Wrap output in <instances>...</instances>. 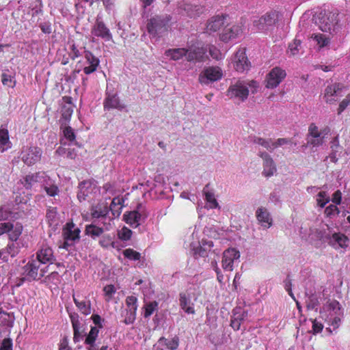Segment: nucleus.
I'll list each match as a JSON object with an SVG mask.
<instances>
[{"label": "nucleus", "instance_id": "f257e3e1", "mask_svg": "<svg viewBox=\"0 0 350 350\" xmlns=\"http://www.w3.org/2000/svg\"><path fill=\"white\" fill-rule=\"evenodd\" d=\"M172 16L167 14L155 15L147 23V31L153 37H161L170 27Z\"/></svg>", "mask_w": 350, "mask_h": 350}, {"label": "nucleus", "instance_id": "f03ea898", "mask_svg": "<svg viewBox=\"0 0 350 350\" xmlns=\"http://www.w3.org/2000/svg\"><path fill=\"white\" fill-rule=\"evenodd\" d=\"M80 232V229L75 228V224L72 222L67 223L63 228L64 242L62 247L68 250V247L73 245L76 241L79 240Z\"/></svg>", "mask_w": 350, "mask_h": 350}, {"label": "nucleus", "instance_id": "7ed1b4c3", "mask_svg": "<svg viewBox=\"0 0 350 350\" xmlns=\"http://www.w3.org/2000/svg\"><path fill=\"white\" fill-rule=\"evenodd\" d=\"M222 77V70L218 66H210L205 68L199 75L198 81L201 84L208 85L219 80Z\"/></svg>", "mask_w": 350, "mask_h": 350}, {"label": "nucleus", "instance_id": "20e7f679", "mask_svg": "<svg viewBox=\"0 0 350 350\" xmlns=\"http://www.w3.org/2000/svg\"><path fill=\"white\" fill-rule=\"evenodd\" d=\"M187 60L188 62H202L206 59L207 49L199 44H193L186 48Z\"/></svg>", "mask_w": 350, "mask_h": 350}, {"label": "nucleus", "instance_id": "39448f33", "mask_svg": "<svg viewBox=\"0 0 350 350\" xmlns=\"http://www.w3.org/2000/svg\"><path fill=\"white\" fill-rule=\"evenodd\" d=\"M23 226L17 222L15 224L10 222L0 223V236L8 233L12 241H16L23 232Z\"/></svg>", "mask_w": 350, "mask_h": 350}, {"label": "nucleus", "instance_id": "423d86ee", "mask_svg": "<svg viewBox=\"0 0 350 350\" xmlns=\"http://www.w3.org/2000/svg\"><path fill=\"white\" fill-rule=\"evenodd\" d=\"M279 14L275 11L267 12L253 22L254 25L258 30H267L269 27L273 26L278 21Z\"/></svg>", "mask_w": 350, "mask_h": 350}, {"label": "nucleus", "instance_id": "0eeeda50", "mask_svg": "<svg viewBox=\"0 0 350 350\" xmlns=\"http://www.w3.org/2000/svg\"><path fill=\"white\" fill-rule=\"evenodd\" d=\"M286 74L284 70L280 67L273 68L266 78V88L273 89L276 88L285 78Z\"/></svg>", "mask_w": 350, "mask_h": 350}, {"label": "nucleus", "instance_id": "6e6552de", "mask_svg": "<svg viewBox=\"0 0 350 350\" xmlns=\"http://www.w3.org/2000/svg\"><path fill=\"white\" fill-rule=\"evenodd\" d=\"M339 14L334 12H329L323 18V21L321 25V29L323 31H328L331 34L337 33L339 21Z\"/></svg>", "mask_w": 350, "mask_h": 350}, {"label": "nucleus", "instance_id": "1a4fd4ad", "mask_svg": "<svg viewBox=\"0 0 350 350\" xmlns=\"http://www.w3.org/2000/svg\"><path fill=\"white\" fill-rule=\"evenodd\" d=\"M249 90L247 85L242 81H238L230 86L228 90V96L230 98H239L242 101L247 98Z\"/></svg>", "mask_w": 350, "mask_h": 350}, {"label": "nucleus", "instance_id": "9d476101", "mask_svg": "<svg viewBox=\"0 0 350 350\" xmlns=\"http://www.w3.org/2000/svg\"><path fill=\"white\" fill-rule=\"evenodd\" d=\"M42 150L38 147H29L22 152V160L27 165H31L40 161Z\"/></svg>", "mask_w": 350, "mask_h": 350}, {"label": "nucleus", "instance_id": "9b49d317", "mask_svg": "<svg viewBox=\"0 0 350 350\" xmlns=\"http://www.w3.org/2000/svg\"><path fill=\"white\" fill-rule=\"evenodd\" d=\"M240 257V253L234 248H230L224 251L222 258V267L224 270L231 271L233 270V263Z\"/></svg>", "mask_w": 350, "mask_h": 350}, {"label": "nucleus", "instance_id": "f8f14e48", "mask_svg": "<svg viewBox=\"0 0 350 350\" xmlns=\"http://www.w3.org/2000/svg\"><path fill=\"white\" fill-rule=\"evenodd\" d=\"M40 264L39 261L36 260H32L23 267V275L27 277V280H40Z\"/></svg>", "mask_w": 350, "mask_h": 350}, {"label": "nucleus", "instance_id": "ddd939ff", "mask_svg": "<svg viewBox=\"0 0 350 350\" xmlns=\"http://www.w3.org/2000/svg\"><path fill=\"white\" fill-rule=\"evenodd\" d=\"M228 15H217L211 17L207 22L206 31L208 33L216 32L219 31L224 27L226 24L228 25L226 21Z\"/></svg>", "mask_w": 350, "mask_h": 350}, {"label": "nucleus", "instance_id": "4468645a", "mask_svg": "<svg viewBox=\"0 0 350 350\" xmlns=\"http://www.w3.org/2000/svg\"><path fill=\"white\" fill-rule=\"evenodd\" d=\"M258 156L263 160L262 174L266 177L273 176L276 172V166L271 157L266 152H259Z\"/></svg>", "mask_w": 350, "mask_h": 350}, {"label": "nucleus", "instance_id": "2eb2a0df", "mask_svg": "<svg viewBox=\"0 0 350 350\" xmlns=\"http://www.w3.org/2000/svg\"><path fill=\"white\" fill-rule=\"evenodd\" d=\"M142 217V206L140 204L137 205V210L124 215V220L125 222L134 228H136L139 225V222Z\"/></svg>", "mask_w": 350, "mask_h": 350}, {"label": "nucleus", "instance_id": "dca6fc26", "mask_svg": "<svg viewBox=\"0 0 350 350\" xmlns=\"http://www.w3.org/2000/svg\"><path fill=\"white\" fill-rule=\"evenodd\" d=\"M233 66L238 72H243L249 68V62L244 50H239L232 61Z\"/></svg>", "mask_w": 350, "mask_h": 350}, {"label": "nucleus", "instance_id": "f3484780", "mask_svg": "<svg viewBox=\"0 0 350 350\" xmlns=\"http://www.w3.org/2000/svg\"><path fill=\"white\" fill-rule=\"evenodd\" d=\"M78 188L77 198L81 202L85 200L86 198L93 192L95 186L90 180H88L80 183Z\"/></svg>", "mask_w": 350, "mask_h": 350}, {"label": "nucleus", "instance_id": "a211bd4d", "mask_svg": "<svg viewBox=\"0 0 350 350\" xmlns=\"http://www.w3.org/2000/svg\"><path fill=\"white\" fill-rule=\"evenodd\" d=\"M125 105L120 103V98L116 94L107 93V96L104 101L105 110H110L112 109H117L122 110L124 109Z\"/></svg>", "mask_w": 350, "mask_h": 350}, {"label": "nucleus", "instance_id": "6ab92c4d", "mask_svg": "<svg viewBox=\"0 0 350 350\" xmlns=\"http://www.w3.org/2000/svg\"><path fill=\"white\" fill-rule=\"evenodd\" d=\"M325 239L330 245L335 247L337 244L340 247L344 249L347 247V242L349 241L347 237L340 232L334 233L332 236L327 234L325 237Z\"/></svg>", "mask_w": 350, "mask_h": 350}, {"label": "nucleus", "instance_id": "aec40b11", "mask_svg": "<svg viewBox=\"0 0 350 350\" xmlns=\"http://www.w3.org/2000/svg\"><path fill=\"white\" fill-rule=\"evenodd\" d=\"M84 57L88 66L83 68V72L86 75H90L95 72L99 66L100 61L98 58L95 57L90 51H85Z\"/></svg>", "mask_w": 350, "mask_h": 350}, {"label": "nucleus", "instance_id": "412c9836", "mask_svg": "<svg viewBox=\"0 0 350 350\" xmlns=\"http://www.w3.org/2000/svg\"><path fill=\"white\" fill-rule=\"evenodd\" d=\"M92 33L95 36L100 37L107 41L112 38L109 29L102 21H96V24L92 29Z\"/></svg>", "mask_w": 350, "mask_h": 350}, {"label": "nucleus", "instance_id": "4be33fe9", "mask_svg": "<svg viewBox=\"0 0 350 350\" xmlns=\"http://www.w3.org/2000/svg\"><path fill=\"white\" fill-rule=\"evenodd\" d=\"M137 299L135 296H129L126 299V304L128 307L127 312L129 314L126 318L125 322L127 323L133 322L135 319L136 311L137 308Z\"/></svg>", "mask_w": 350, "mask_h": 350}, {"label": "nucleus", "instance_id": "5701e85b", "mask_svg": "<svg viewBox=\"0 0 350 350\" xmlns=\"http://www.w3.org/2000/svg\"><path fill=\"white\" fill-rule=\"evenodd\" d=\"M243 32L242 28L239 25H233L230 27H225L224 32L220 35V39L224 42H228L232 38H235Z\"/></svg>", "mask_w": 350, "mask_h": 350}, {"label": "nucleus", "instance_id": "b1692460", "mask_svg": "<svg viewBox=\"0 0 350 350\" xmlns=\"http://www.w3.org/2000/svg\"><path fill=\"white\" fill-rule=\"evenodd\" d=\"M256 219L263 227L269 228L272 225V218L267 209L260 207L256 212Z\"/></svg>", "mask_w": 350, "mask_h": 350}, {"label": "nucleus", "instance_id": "393cba45", "mask_svg": "<svg viewBox=\"0 0 350 350\" xmlns=\"http://www.w3.org/2000/svg\"><path fill=\"white\" fill-rule=\"evenodd\" d=\"M53 260V252L50 247H42L37 252L36 260L39 261L40 265L51 262Z\"/></svg>", "mask_w": 350, "mask_h": 350}, {"label": "nucleus", "instance_id": "a878e982", "mask_svg": "<svg viewBox=\"0 0 350 350\" xmlns=\"http://www.w3.org/2000/svg\"><path fill=\"white\" fill-rule=\"evenodd\" d=\"M323 308L328 311L333 312L335 315L343 316L341 306L340 303L335 299H328Z\"/></svg>", "mask_w": 350, "mask_h": 350}, {"label": "nucleus", "instance_id": "bb28decb", "mask_svg": "<svg viewBox=\"0 0 350 350\" xmlns=\"http://www.w3.org/2000/svg\"><path fill=\"white\" fill-rule=\"evenodd\" d=\"M41 178H43V176L40 175V173L28 174L24 178L23 180H21V183L27 189H30L35 183L40 180Z\"/></svg>", "mask_w": 350, "mask_h": 350}, {"label": "nucleus", "instance_id": "cd10ccee", "mask_svg": "<svg viewBox=\"0 0 350 350\" xmlns=\"http://www.w3.org/2000/svg\"><path fill=\"white\" fill-rule=\"evenodd\" d=\"M186 48H177L168 49L165 51V55L173 60H179L183 57H187Z\"/></svg>", "mask_w": 350, "mask_h": 350}, {"label": "nucleus", "instance_id": "c85d7f7f", "mask_svg": "<svg viewBox=\"0 0 350 350\" xmlns=\"http://www.w3.org/2000/svg\"><path fill=\"white\" fill-rule=\"evenodd\" d=\"M108 208L105 205L96 204L91 208V215L93 218L105 217L108 213Z\"/></svg>", "mask_w": 350, "mask_h": 350}, {"label": "nucleus", "instance_id": "c756f323", "mask_svg": "<svg viewBox=\"0 0 350 350\" xmlns=\"http://www.w3.org/2000/svg\"><path fill=\"white\" fill-rule=\"evenodd\" d=\"M73 300L78 309L85 315L90 314L91 313V303L90 301L81 300L79 301L77 299L75 295H72Z\"/></svg>", "mask_w": 350, "mask_h": 350}, {"label": "nucleus", "instance_id": "7c9ffc66", "mask_svg": "<svg viewBox=\"0 0 350 350\" xmlns=\"http://www.w3.org/2000/svg\"><path fill=\"white\" fill-rule=\"evenodd\" d=\"M103 229L94 224L86 226L85 234L91 237L93 239H96L103 234Z\"/></svg>", "mask_w": 350, "mask_h": 350}, {"label": "nucleus", "instance_id": "2f4dec72", "mask_svg": "<svg viewBox=\"0 0 350 350\" xmlns=\"http://www.w3.org/2000/svg\"><path fill=\"white\" fill-rule=\"evenodd\" d=\"M343 88L344 86L341 83L328 85L325 90L324 97L338 96Z\"/></svg>", "mask_w": 350, "mask_h": 350}, {"label": "nucleus", "instance_id": "473e14b6", "mask_svg": "<svg viewBox=\"0 0 350 350\" xmlns=\"http://www.w3.org/2000/svg\"><path fill=\"white\" fill-rule=\"evenodd\" d=\"M190 299L187 298L185 293L180 294V305L183 310L187 314H193L194 309L192 306H189Z\"/></svg>", "mask_w": 350, "mask_h": 350}, {"label": "nucleus", "instance_id": "72a5a7b5", "mask_svg": "<svg viewBox=\"0 0 350 350\" xmlns=\"http://www.w3.org/2000/svg\"><path fill=\"white\" fill-rule=\"evenodd\" d=\"M121 200L120 198H113L110 204V211L114 217L120 216L121 213Z\"/></svg>", "mask_w": 350, "mask_h": 350}, {"label": "nucleus", "instance_id": "f704fd0d", "mask_svg": "<svg viewBox=\"0 0 350 350\" xmlns=\"http://www.w3.org/2000/svg\"><path fill=\"white\" fill-rule=\"evenodd\" d=\"M327 133L328 131H327L326 129L319 131L318 127L314 123H312L308 128L307 137H319L320 135H327Z\"/></svg>", "mask_w": 350, "mask_h": 350}, {"label": "nucleus", "instance_id": "c9c22d12", "mask_svg": "<svg viewBox=\"0 0 350 350\" xmlns=\"http://www.w3.org/2000/svg\"><path fill=\"white\" fill-rule=\"evenodd\" d=\"M99 244L104 248H107L109 246H111L113 248L117 247L116 242L113 241L112 237H111L109 234L103 235L99 241Z\"/></svg>", "mask_w": 350, "mask_h": 350}, {"label": "nucleus", "instance_id": "e433bc0d", "mask_svg": "<svg viewBox=\"0 0 350 350\" xmlns=\"http://www.w3.org/2000/svg\"><path fill=\"white\" fill-rule=\"evenodd\" d=\"M159 345L166 346L167 349L170 350L176 349L178 346V339H173L170 341H167L164 337H161L158 341Z\"/></svg>", "mask_w": 350, "mask_h": 350}, {"label": "nucleus", "instance_id": "4c0bfd02", "mask_svg": "<svg viewBox=\"0 0 350 350\" xmlns=\"http://www.w3.org/2000/svg\"><path fill=\"white\" fill-rule=\"evenodd\" d=\"M144 308L145 309L144 316L145 318H148L154 311L158 310V302L156 301L149 302L145 304Z\"/></svg>", "mask_w": 350, "mask_h": 350}, {"label": "nucleus", "instance_id": "58836bf2", "mask_svg": "<svg viewBox=\"0 0 350 350\" xmlns=\"http://www.w3.org/2000/svg\"><path fill=\"white\" fill-rule=\"evenodd\" d=\"M70 100V98H66ZM73 112V108L71 105V102L69 100L66 105H63L62 109V116L65 120H69Z\"/></svg>", "mask_w": 350, "mask_h": 350}, {"label": "nucleus", "instance_id": "ea45409f", "mask_svg": "<svg viewBox=\"0 0 350 350\" xmlns=\"http://www.w3.org/2000/svg\"><path fill=\"white\" fill-rule=\"evenodd\" d=\"M254 143L262 146L271 152L273 150L272 141L271 139H265L261 137H255L254 139Z\"/></svg>", "mask_w": 350, "mask_h": 350}, {"label": "nucleus", "instance_id": "a19ab883", "mask_svg": "<svg viewBox=\"0 0 350 350\" xmlns=\"http://www.w3.org/2000/svg\"><path fill=\"white\" fill-rule=\"evenodd\" d=\"M232 317L239 320L241 323L247 317V312L241 307H236L232 310Z\"/></svg>", "mask_w": 350, "mask_h": 350}, {"label": "nucleus", "instance_id": "79ce46f5", "mask_svg": "<svg viewBox=\"0 0 350 350\" xmlns=\"http://www.w3.org/2000/svg\"><path fill=\"white\" fill-rule=\"evenodd\" d=\"M208 185H206L205 188L204 189V193L205 194L206 200L211 204L210 207L211 208H217L219 206V204L216 199L215 198L214 193L211 191H205V189L208 187Z\"/></svg>", "mask_w": 350, "mask_h": 350}, {"label": "nucleus", "instance_id": "37998d69", "mask_svg": "<svg viewBox=\"0 0 350 350\" xmlns=\"http://www.w3.org/2000/svg\"><path fill=\"white\" fill-rule=\"evenodd\" d=\"M98 329L96 327H92L88 335L85 338V342L89 345H92L95 342V340L98 336Z\"/></svg>", "mask_w": 350, "mask_h": 350}, {"label": "nucleus", "instance_id": "c03bdc74", "mask_svg": "<svg viewBox=\"0 0 350 350\" xmlns=\"http://www.w3.org/2000/svg\"><path fill=\"white\" fill-rule=\"evenodd\" d=\"M122 253L124 256L129 260H139L141 257L140 253L131 248L124 250Z\"/></svg>", "mask_w": 350, "mask_h": 350}, {"label": "nucleus", "instance_id": "a18cd8bd", "mask_svg": "<svg viewBox=\"0 0 350 350\" xmlns=\"http://www.w3.org/2000/svg\"><path fill=\"white\" fill-rule=\"evenodd\" d=\"M193 256L196 258L207 256L208 252L205 247V244H203V245H200L199 247L193 249Z\"/></svg>", "mask_w": 350, "mask_h": 350}, {"label": "nucleus", "instance_id": "49530a36", "mask_svg": "<svg viewBox=\"0 0 350 350\" xmlns=\"http://www.w3.org/2000/svg\"><path fill=\"white\" fill-rule=\"evenodd\" d=\"M325 135H320L319 137H307V144L312 146H321L324 142V137Z\"/></svg>", "mask_w": 350, "mask_h": 350}, {"label": "nucleus", "instance_id": "de8ad7c7", "mask_svg": "<svg viewBox=\"0 0 350 350\" xmlns=\"http://www.w3.org/2000/svg\"><path fill=\"white\" fill-rule=\"evenodd\" d=\"M317 203L318 205L323 208L325 206L327 203L329 202V198L327 196L326 193L325 191H321L317 195Z\"/></svg>", "mask_w": 350, "mask_h": 350}, {"label": "nucleus", "instance_id": "09e8293b", "mask_svg": "<svg viewBox=\"0 0 350 350\" xmlns=\"http://www.w3.org/2000/svg\"><path fill=\"white\" fill-rule=\"evenodd\" d=\"M1 81L4 85L11 88H14L16 84V81H13L12 76L6 73H3L1 75Z\"/></svg>", "mask_w": 350, "mask_h": 350}, {"label": "nucleus", "instance_id": "8fccbe9b", "mask_svg": "<svg viewBox=\"0 0 350 350\" xmlns=\"http://www.w3.org/2000/svg\"><path fill=\"white\" fill-rule=\"evenodd\" d=\"M9 135L7 129H0V148L9 144Z\"/></svg>", "mask_w": 350, "mask_h": 350}, {"label": "nucleus", "instance_id": "3c124183", "mask_svg": "<svg viewBox=\"0 0 350 350\" xmlns=\"http://www.w3.org/2000/svg\"><path fill=\"white\" fill-rule=\"evenodd\" d=\"M314 39L317 41V44L323 47L327 46L329 42V40L325 36L322 34H315L314 36Z\"/></svg>", "mask_w": 350, "mask_h": 350}, {"label": "nucleus", "instance_id": "603ef678", "mask_svg": "<svg viewBox=\"0 0 350 350\" xmlns=\"http://www.w3.org/2000/svg\"><path fill=\"white\" fill-rule=\"evenodd\" d=\"M64 135L66 139L72 142L75 139L74 130L70 126H66L63 131Z\"/></svg>", "mask_w": 350, "mask_h": 350}, {"label": "nucleus", "instance_id": "864d4df0", "mask_svg": "<svg viewBox=\"0 0 350 350\" xmlns=\"http://www.w3.org/2000/svg\"><path fill=\"white\" fill-rule=\"evenodd\" d=\"M208 52L210 55L215 59L219 60L222 59V54L220 51L217 49L215 46L211 45L208 48Z\"/></svg>", "mask_w": 350, "mask_h": 350}, {"label": "nucleus", "instance_id": "5fc2aeb1", "mask_svg": "<svg viewBox=\"0 0 350 350\" xmlns=\"http://www.w3.org/2000/svg\"><path fill=\"white\" fill-rule=\"evenodd\" d=\"M339 213H340V211H339L338 208L336 205H334V204H331V205L328 206L327 207H326V208L325 210V213L327 217H332L335 213L339 214Z\"/></svg>", "mask_w": 350, "mask_h": 350}, {"label": "nucleus", "instance_id": "6e6d98bb", "mask_svg": "<svg viewBox=\"0 0 350 350\" xmlns=\"http://www.w3.org/2000/svg\"><path fill=\"white\" fill-rule=\"evenodd\" d=\"M301 45V40L295 38L293 43H291L288 46V48L291 51V53L293 55H295L299 51L298 47Z\"/></svg>", "mask_w": 350, "mask_h": 350}, {"label": "nucleus", "instance_id": "4d7b16f0", "mask_svg": "<svg viewBox=\"0 0 350 350\" xmlns=\"http://www.w3.org/2000/svg\"><path fill=\"white\" fill-rule=\"evenodd\" d=\"M132 231L126 228H123L120 233H119V237L121 239L127 241L129 240L131 237Z\"/></svg>", "mask_w": 350, "mask_h": 350}, {"label": "nucleus", "instance_id": "13d9d810", "mask_svg": "<svg viewBox=\"0 0 350 350\" xmlns=\"http://www.w3.org/2000/svg\"><path fill=\"white\" fill-rule=\"evenodd\" d=\"M291 142V139H288L287 138H279L275 142H272V146L274 150L275 148L278 146L288 144H290Z\"/></svg>", "mask_w": 350, "mask_h": 350}, {"label": "nucleus", "instance_id": "bf43d9fd", "mask_svg": "<svg viewBox=\"0 0 350 350\" xmlns=\"http://www.w3.org/2000/svg\"><path fill=\"white\" fill-rule=\"evenodd\" d=\"M0 350H12V342L10 338H5L3 340Z\"/></svg>", "mask_w": 350, "mask_h": 350}, {"label": "nucleus", "instance_id": "052dcab7", "mask_svg": "<svg viewBox=\"0 0 350 350\" xmlns=\"http://www.w3.org/2000/svg\"><path fill=\"white\" fill-rule=\"evenodd\" d=\"M323 328V325L321 323H319L317 320H314L312 321V329H313L314 334H317V333L321 332L322 331Z\"/></svg>", "mask_w": 350, "mask_h": 350}, {"label": "nucleus", "instance_id": "680f3d73", "mask_svg": "<svg viewBox=\"0 0 350 350\" xmlns=\"http://www.w3.org/2000/svg\"><path fill=\"white\" fill-rule=\"evenodd\" d=\"M103 291L107 296L111 297L115 293L116 289L113 285H107L104 287Z\"/></svg>", "mask_w": 350, "mask_h": 350}, {"label": "nucleus", "instance_id": "e2e57ef3", "mask_svg": "<svg viewBox=\"0 0 350 350\" xmlns=\"http://www.w3.org/2000/svg\"><path fill=\"white\" fill-rule=\"evenodd\" d=\"M284 286H285L286 290L288 291L289 295L295 299L294 295H293V294L292 293V290H291V286H292L291 280H290L288 278V276L284 280Z\"/></svg>", "mask_w": 350, "mask_h": 350}, {"label": "nucleus", "instance_id": "0e129e2a", "mask_svg": "<svg viewBox=\"0 0 350 350\" xmlns=\"http://www.w3.org/2000/svg\"><path fill=\"white\" fill-rule=\"evenodd\" d=\"M8 253L12 256L14 257L18 253V248L16 247L14 243H12L8 245L7 247Z\"/></svg>", "mask_w": 350, "mask_h": 350}, {"label": "nucleus", "instance_id": "69168bd1", "mask_svg": "<svg viewBox=\"0 0 350 350\" xmlns=\"http://www.w3.org/2000/svg\"><path fill=\"white\" fill-rule=\"evenodd\" d=\"M342 193L339 190H337L333 194L332 202L336 204H340L341 202Z\"/></svg>", "mask_w": 350, "mask_h": 350}, {"label": "nucleus", "instance_id": "338daca9", "mask_svg": "<svg viewBox=\"0 0 350 350\" xmlns=\"http://www.w3.org/2000/svg\"><path fill=\"white\" fill-rule=\"evenodd\" d=\"M44 189L46 193L50 196H55L58 191V189L56 186H51L49 187H45Z\"/></svg>", "mask_w": 350, "mask_h": 350}, {"label": "nucleus", "instance_id": "774afa93", "mask_svg": "<svg viewBox=\"0 0 350 350\" xmlns=\"http://www.w3.org/2000/svg\"><path fill=\"white\" fill-rule=\"evenodd\" d=\"M40 27L43 33H48V34L51 33V25L49 23H41L40 25Z\"/></svg>", "mask_w": 350, "mask_h": 350}]
</instances>
